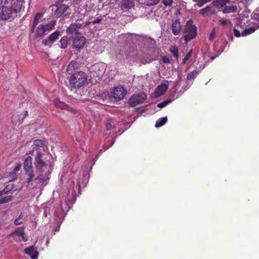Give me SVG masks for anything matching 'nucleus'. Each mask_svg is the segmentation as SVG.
I'll return each mask as SVG.
<instances>
[{
  "label": "nucleus",
  "mask_w": 259,
  "mask_h": 259,
  "mask_svg": "<svg viewBox=\"0 0 259 259\" xmlns=\"http://www.w3.org/2000/svg\"><path fill=\"white\" fill-rule=\"evenodd\" d=\"M88 81V76L83 71H77L71 75L69 79L70 85L72 88L80 89L83 87Z\"/></svg>",
  "instance_id": "nucleus-1"
},
{
  "label": "nucleus",
  "mask_w": 259,
  "mask_h": 259,
  "mask_svg": "<svg viewBox=\"0 0 259 259\" xmlns=\"http://www.w3.org/2000/svg\"><path fill=\"white\" fill-rule=\"evenodd\" d=\"M55 24V21H51L46 24H41L34 29L33 32L34 33L36 37H41L51 31Z\"/></svg>",
  "instance_id": "nucleus-2"
},
{
  "label": "nucleus",
  "mask_w": 259,
  "mask_h": 259,
  "mask_svg": "<svg viewBox=\"0 0 259 259\" xmlns=\"http://www.w3.org/2000/svg\"><path fill=\"white\" fill-rule=\"evenodd\" d=\"M183 33L184 40L186 43L196 36L197 28L196 26L193 24L192 20H189L186 22Z\"/></svg>",
  "instance_id": "nucleus-3"
},
{
  "label": "nucleus",
  "mask_w": 259,
  "mask_h": 259,
  "mask_svg": "<svg viewBox=\"0 0 259 259\" xmlns=\"http://www.w3.org/2000/svg\"><path fill=\"white\" fill-rule=\"evenodd\" d=\"M32 158L31 156H27L23 162V168L26 175L28 177L27 182L29 184L34 176L32 166Z\"/></svg>",
  "instance_id": "nucleus-4"
},
{
  "label": "nucleus",
  "mask_w": 259,
  "mask_h": 259,
  "mask_svg": "<svg viewBox=\"0 0 259 259\" xmlns=\"http://www.w3.org/2000/svg\"><path fill=\"white\" fill-rule=\"evenodd\" d=\"M145 93L133 95L129 99L128 104L131 107H135L138 105L143 103L147 98Z\"/></svg>",
  "instance_id": "nucleus-5"
},
{
  "label": "nucleus",
  "mask_w": 259,
  "mask_h": 259,
  "mask_svg": "<svg viewBox=\"0 0 259 259\" xmlns=\"http://www.w3.org/2000/svg\"><path fill=\"white\" fill-rule=\"evenodd\" d=\"M44 153L40 149L38 150L34 157V165L36 170L41 171L43 167L47 165L46 163L43 160L42 157Z\"/></svg>",
  "instance_id": "nucleus-6"
},
{
  "label": "nucleus",
  "mask_w": 259,
  "mask_h": 259,
  "mask_svg": "<svg viewBox=\"0 0 259 259\" xmlns=\"http://www.w3.org/2000/svg\"><path fill=\"white\" fill-rule=\"evenodd\" d=\"M252 19L253 20L252 23L255 24V26L244 30L242 32L241 34L242 36H246L254 32L255 30L259 28V14H254Z\"/></svg>",
  "instance_id": "nucleus-7"
},
{
  "label": "nucleus",
  "mask_w": 259,
  "mask_h": 259,
  "mask_svg": "<svg viewBox=\"0 0 259 259\" xmlns=\"http://www.w3.org/2000/svg\"><path fill=\"white\" fill-rule=\"evenodd\" d=\"M86 44V38L81 34L75 35L73 40V47L79 50L83 48Z\"/></svg>",
  "instance_id": "nucleus-8"
},
{
  "label": "nucleus",
  "mask_w": 259,
  "mask_h": 259,
  "mask_svg": "<svg viewBox=\"0 0 259 259\" xmlns=\"http://www.w3.org/2000/svg\"><path fill=\"white\" fill-rule=\"evenodd\" d=\"M126 94V90L122 87H115L113 89L112 96L116 101L123 99Z\"/></svg>",
  "instance_id": "nucleus-9"
},
{
  "label": "nucleus",
  "mask_w": 259,
  "mask_h": 259,
  "mask_svg": "<svg viewBox=\"0 0 259 259\" xmlns=\"http://www.w3.org/2000/svg\"><path fill=\"white\" fill-rule=\"evenodd\" d=\"M60 35V31H56L50 35L48 38L42 41L44 46L51 47L52 44L56 40Z\"/></svg>",
  "instance_id": "nucleus-10"
},
{
  "label": "nucleus",
  "mask_w": 259,
  "mask_h": 259,
  "mask_svg": "<svg viewBox=\"0 0 259 259\" xmlns=\"http://www.w3.org/2000/svg\"><path fill=\"white\" fill-rule=\"evenodd\" d=\"M182 30V25L179 19L172 20L171 31L174 35H178Z\"/></svg>",
  "instance_id": "nucleus-11"
},
{
  "label": "nucleus",
  "mask_w": 259,
  "mask_h": 259,
  "mask_svg": "<svg viewBox=\"0 0 259 259\" xmlns=\"http://www.w3.org/2000/svg\"><path fill=\"white\" fill-rule=\"evenodd\" d=\"M12 17V11L11 9L6 7H3L0 13V18L2 20H7Z\"/></svg>",
  "instance_id": "nucleus-12"
},
{
  "label": "nucleus",
  "mask_w": 259,
  "mask_h": 259,
  "mask_svg": "<svg viewBox=\"0 0 259 259\" xmlns=\"http://www.w3.org/2000/svg\"><path fill=\"white\" fill-rule=\"evenodd\" d=\"M56 10L55 11V15L56 17H61L68 9V6L63 4H59L56 6Z\"/></svg>",
  "instance_id": "nucleus-13"
},
{
  "label": "nucleus",
  "mask_w": 259,
  "mask_h": 259,
  "mask_svg": "<svg viewBox=\"0 0 259 259\" xmlns=\"http://www.w3.org/2000/svg\"><path fill=\"white\" fill-rule=\"evenodd\" d=\"M79 64L75 61H71L68 65L66 71L68 74L72 75L77 72V70L79 68Z\"/></svg>",
  "instance_id": "nucleus-14"
},
{
  "label": "nucleus",
  "mask_w": 259,
  "mask_h": 259,
  "mask_svg": "<svg viewBox=\"0 0 259 259\" xmlns=\"http://www.w3.org/2000/svg\"><path fill=\"white\" fill-rule=\"evenodd\" d=\"M167 89V87L165 83H162L158 86L154 92L155 97L156 98L159 97L163 95Z\"/></svg>",
  "instance_id": "nucleus-15"
},
{
  "label": "nucleus",
  "mask_w": 259,
  "mask_h": 259,
  "mask_svg": "<svg viewBox=\"0 0 259 259\" xmlns=\"http://www.w3.org/2000/svg\"><path fill=\"white\" fill-rule=\"evenodd\" d=\"M215 11L210 6H206L205 8L200 9L199 14L203 16H209L215 13Z\"/></svg>",
  "instance_id": "nucleus-16"
},
{
  "label": "nucleus",
  "mask_w": 259,
  "mask_h": 259,
  "mask_svg": "<svg viewBox=\"0 0 259 259\" xmlns=\"http://www.w3.org/2000/svg\"><path fill=\"white\" fill-rule=\"evenodd\" d=\"M24 251L26 254L30 256L31 259H37L38 255V252L35 250L32 246L25 249Z\"/></svg>",
  "instance_id": "nucleus-17"
},
{
  "label": "nucleus",
  "mask_w": 259,
  "mask_h": 259,
  "mask_svg": "<svg viewBox=\"0 0 259 259\" xmlns=\"http://www.w3.org/2000/svg\"><path fill=\"white\" fill-rule=\"evenodd\" d=\"M54 104L55 106L61 108V109H66L67 110H70L72 112H74V109L72 108H70L68 105H67L65 103L63 102L60 101L58 99L54 100Z\"/></svg>",
  "instance_id": "nucleus-18"
},
{
  "label": "nucleus",
  "mask_w": 259,
  "mask_h": 259,
  "mask_svg": "<svg viewBox=\"0 0 259 259\" xmlns=\"http://www.w3.org/2000/svg\"><path fill=\"white\" fill-rule=\"evenodd\" d=\"M43 16V14L41 13H37L34 16V18L33 19V24L31 27V31H34V29L35 28V27L38 25V23L40 21V20L41 19V18Z\"/></svg>",
  "instance_id": "nucleus-19"
},
{
  "label": "nucleus",
  "mask_w": 259,
  "mask_h": 259,
  "mask_svg": "<svg viewBox=\"0 0 259 259\" xmlns=\"http://www.w3.org/2000/svg\"><path fill=\"white\" fill-rule=\"evenodd\" d=\"M66 32L68 34L73 35V34L76 35L77 34H80L78 32L77 26L76 24L72 23L69 27L66 29Z\"/></svg>",
  "instance_id": "nucleus-20"
},
{
  "label": "nucleus",
  "mask_w": 259,
  "mask_h": 259,
  "mask_svg": "<svg viewBox=\"0 0 259 259\" xmlns=\"http://www.w3.org/2000/svg\"><path fill=\"white\" fill-rule=\"evenodd\" d=\"M121 5L123 9H131L135 6L134 0H123Z\"/></svg>",
  "instance_id": "nucleus-21"
},
{
  "label": "nucleus",
  "mask_w": 259,
  "mask_h": 259,
  "mask_svg": "<svg viewBox=\"0 0 259 259\" xmlns=\"http://www.w3.org/2000/svg\"><path fill=\"white\" fill-rule=\"evenodd\" d=\"M17 236L21 237L23 242H26L28 240V237L25 235L24 227L17 228Z\"/></svg>",
  "instance_id": "nucleus-22"
},
{
  "label": "nucleus",
  "mask_w": 259,
  "mask_h": 259,
  "mask_svg": "<svg viewBox=\"0 0 259 259\" xmlns=\"http://www.w3.org/2000/svg\"><path fill=\"white\" fill-rule=\"evenodd\" d=\"M237 10V8L236 6H226L223 10V13L224 14L236 12Z\"/></svg>",
  "instance_id": "nucleus-23"
},
{
  "label": "nucleus",
  "mask_w": 259,
  "mask_h": 259,
  "mask_svg": "<svg viewBox=\"0 0 259 259\" xmlns=\"http://www.w3.org/2000/svg\"><path fill=\"white\" fill-rule=\"evenodd\" d=\"M68 44V38L67 36H63L60 40L58 44L59 46L62 49H65L67 48Z\"/></svg>",
  "instance_id": "nucleus-24"
},
{
  "label": "nucleus",
  "mask_w": 259,
  "mask_h": 259,
  "mask_svg": "<svg viewBox=\"0 0 259 259\" xmlns=\"http://www.w3.org/2000/svg\"><path fill=\"white\" fill-rule=\"evenodd\" d=\"M169 51L174 57L176 58L177 61H178L179 57L178 48L176 46H171L169 49Z\"/></svg>",
  "instance_id": "nucleus-25"
},
{
  "label": "nucleus",
  "mask_w": 259,
  "mask_h": 259,
  "mask_svg": "<svg viewBox=\"0 0 259 259\" xmlns=\"http://www.w3.org/2000/svg\"><path fill=\"white\" fill-rule=\"evenodd\" d=\"M115 120L113 118H109L107 120L106 127L107 130H110L112 127H114L115 126Z\"/></svg>",
  "instance_id": "nucleus-26"
},
{
  "label": "nucleus",
  "mask_w": 259,
  "mask_h": 259,
  "mask_svg": "<svg viewBox=\"0 0 259 259\" xmlns=\"http://www.w3.org/2000/svg\"><path fill=\"white\" fill-rule=\"evenodd\" d=\"M167 119L166 117L161 118L157 120L155 123V127H159L163 125L167 122Z\"/></svg>",
  "instance_id": "nucleus-27"
},
{
  "label": "nucleus",
  "mask_w": 259,
  "mask_h": 259,
  "mask_svg": "<svg viewBox=\"0 0 259 259\" xmlns=\"http://www.w3.org/2000/svg\"><path fill=\"white\" fill-rule=\"evenodd\" d=\"M198 71L196 70L193 71L189 72L187 76L188 80L194 79L196 76L198 74Z\"/></svg>",
  "instance_id": "nucleus-28"
},
{
  "label": "nucleus",
  "mask_w": 259,
  "mask_h": 259,
  "mask_svg": "<svg viewBox=\"0 0 259 259\" xmlns=\"http://www.w3.org/2000/svg\"><path fill=\"white\" fill-rule=\"evenodd\" d=\"M28 115V112L27 110L23 111V113L19 115L18 122L21 124L23 122L24 119Z\"/></svg>",
  "instance_id": "nucleus-29"
},
{
  "label": "nucleus",
  "mask_w": 259,
  "mask_h": 259,
  "mask_svg": "<svg viewBox=\"0 0 259 259\" xmlns=\"http://www.w3.org/2000/svg\"><path fill=\"white\" fill-rule=\"evenodd\" d=\"M45 143V141L42 140L37 139V140H34V141H33L34 145L37 146V147H42L44 146Z\"/></svg>",
  "instance_id": "nucleus-30"
},
{
  "label": "nucleus",
  "mask_w": 259,
  "mask_h": 259,
  "mask_svg": "<svg viewBox=\"0 0 259 259\" xmlns=\"http://www.w3.org/2000/svg\"><path fill=\"white\" fill-rule=\"evenodd\" d=\"M45 177L43 175H40L35 178L34 181L37 184L42 183L44 182Z\"/></svg>",
  "instance_id": "nucleus-31"
},
{
  "label": "nucleus",
  "mask_w": 259,
  "mask_h": 259,
  "mask_svg": "<svg viewBox=\"0 0 259 259\" xmlns=\"http://www.w3.org/2000/svg\"><path fill=\"white\" fill-rule=\"evenodd\" d=\"M171 102V100H166L165 101H164L161 103H159L157 105V107L160 108H163L165 106H166L167 105H168L169 103Z\"/></svg>",
  "instance_id": "nucleus-32"
},
{
  "label": "nucleus",
  "mask_w": 259,
  "mask_h": 259,
  "mask_svg": "<svg viewBox=\"0 0 259 259\" xmlns=\"http://www.w3.org/2000/svg\"><path fill=\"white\" fill-rule=\"evenodd\" d=\"M211 0H194L197 3V5L199 7L203 6L205 4L209 2Z\"/></svg>",
  "instance_id": "nucleus-33"
},
{
  "label": "nucleus",
  "mask_w": 259,
  "mask_h": 259,
  "mask_svg": "<svg viewBox=\"0 0 259 259\" xmlns=\"http://www.w3.org/2000/svg\"><path fill=\"white\" fill-rule=\"evenodd\" d=\"M192 50H190L183 59V64H185L187 60L190 59L192 55Z\"/></svg>",
  "instance_id": "nucleus-34"
},
{
  "label": "nucleus",
  "mask_w": 259,
  "mask_h": 259,
  "mask_svg": "<svg viewBox=\"0 0 259 259\" xmlns=\"http://www.w3.org/2000/svg\"><path fill=\"white\" fill-rule=\"evenodd\" d=\"M12 199V197L10 196H7L3 198L0 199V204L7 203L10 201Z\"/></svg>",
  "instance_id": "nucleus-35"
},
{
  "label": "nucleus",
  "mask_w": 259,
  "mask_h": 259,
  "mask_svg": "<svg viewBox=\"0 0 259 259\" xmlns=\"http://www.w3.org/2000/svg\"><path fill=\"white\" fill-rule=\"evenodd\" d=\"M227 2H228L227 0H217L215 2V5L217 6L223 7V6H225L227 4Z\"/></svg>",
  "instance_id": "nucleus-36"
},
{
  "label": "nucleus",
  "mask_w": 259,
  "mask_h": 259,
  "mask_svg": "<svg viewBox=\"0 0 259 259\" xmlns=\"http://www.w3.org/2000/svg\"><path fill=\"white\" fill-rule=\"evenodd\" d=\"M163 5L166 7H171L174 2L173 0H161Z\"/></svg>",
  "instance_id": "nucleus-37"
},
{
  "label": "nucleus",
  "mask_w": 259,
  "mask_h": 259,
  "mask_svg": "<svg viewBox=\"0 0 259 259\" xmlns=\"http://www.w3.org/2000/svg\"><path fill=\"white\" fill-rule=\"evenodd\" d=\"M14 188V185L13 184H9L4 188V191H6L7 193L12 190Z\"/></svg>",
  "instance_id": "nucleus-38"
},
{
  "label": "nucleus",
  "mask_w": 259,
  "mask_h": 259,
  "mask_svg": "<svg viewBox=\"0 0 259 259\" xmlns=\"http://www.w3.org/2000/svg\"><path fill=\"white\" fill-rule=\"evenodd\" d=\"M216 36V32L214 29L212 30L209 36V40L212 41L214 40Z\"/></svg>",
  "instance_id": "nucleus-39"
},
{
  "label": "nucleus",
  "mask_w": 259,
  "mask_h": 259,
  "mask_svg": "<svg viewBox=\"0 0 259 259\" xmlns=\"http://www.w3.org/2000/svg\"><path fill=\"white\" fill-rule=\"evenodd\" d=\"M24 3V0H17V9H19V12L21 11L22 8V4Z\"/></svg>",
  "instance_id": "nucleus-40"
},
{
  "label": "nucleus",
  "mask_w": 259,
  "mask_h": 259,
  "mask_svg": "<svg viewBox=\"0 0 259 259\" xmlns=\"http://www.w3.org/2000/svg\"><path fill=\"white\" fill-rule=\"evenodd\" d=\"M162 61L163 63H170V59L166 56H163L162 57Z\"/></svg>",
  "instance_id": "nucleus-41"
},
{
  "label": "nucleus",
  "mask_w": 259,
  "mask_h": 259,
  "mask_svg": "<svg viewBox=\"0 0 259 259\" xmlns=\"http://www.w3.org/2000/svg\"><path fill=\"white\" fill-rule=\"evenodd\" d=\"M233 31H234V35L236 36V37H239L240 36V31L239 30H238L236 28H234L233 29Z\"/></svg>",
  "instance_id": "nucleus-42"
},
{
  "label": "nucleus",
  "mask_w": 259,
  "mask_h": 259,
  "mask_svg": "<svg viewBox=\"0 0 259 259\" xmlns=\"http://www.w3.org/2000/svg\"><path fill=\"white\" fill-rule=\"evenodd\" d=\"M228 21L226 19H222L220 20V23L221 24V25H224V26H225V25H227V23H228Z\"/></svg>",
  "instance_id": "nucleus-43"
},
{
  "label": "nucleus",
  "mask_w": 259,
  "mask_h": 259,
  "mask_svg": "<svg viewBox=\"0 0 259 259\" xmlns=\"http://www.w3.org/2000/svg\"><path fill=\"white\" fill-rule=\"evenodd\" d=\"M102 19L100 18H97V19L92 21V23L93 24L99 23L101 21Z\"/></svg>",
  "instance_id": "nucleus-44"
},
{
  "label": "nucleus",
  "mask_w": 259,
  "mask_h": 259,
  "mask_svg": "<svg viewBox=\"0 0 259 259\" xmlns=\"http://www.w3.org/2000/svg\"><path fill=\"white\" fill-rule=\"evenodd\" d=\"M74 24H76V25L77 26V29L78 28H81L82 24L80 23H73Z\"/></svg>",
  "instance_id": "nucleus-45"
},
{
  "label": "nucleus",
  "mask_w": 259,
  "mask_h": 259,
  "mask_svg": "<svg viewBox=\"0 0 259 259\" xmlns=\"http://www.w3.org/2000/svg\"><path fill=\"white\" fill-rule=\"evenodd\" d=\"M6 193H7L6 192V191H4V189L2 191H0V196L3 195V194H6Z\"/></svg>",
  "instance_id": "nucleus-46"
},
{
  "label": "nucleus",
  "mask_w": 259,
  "mask_h": 259,
  "mask_svg": "<svg viewBox=\"0 0 259 259\" xmlns=\"http://www.w3.org/2000/svg\"><path fill=\"white\" fill-rule=\"evenodd\" d=\"M159 2H160V0H154L153 4L156 5V4H158Z\"/></svg>",
  "instance_id": "nucleus-47"
},
{
  "label": "nucleus",
  "mask_w": 259,
  "mask_h": 259,
  "mask_svg": "<svg viewBox=\"0 0 259 259\" xmlns=\"http://www.w3.org/2000/svg\"><path fill=\"white\" fill-rule=\"evenodd\" d=\"M7 0H0V6L3 4L4 2H6Z\"/></svg>",
  "instance_id": "nucleus-48"
},
{
  "label": "nucleus",
  "mask_w": 259,
  "mask_h": 259,
  "mask_svg": "<svg viewBox=\"0 0 259 259\" xmlns=\"http://www.w3.org/2000/svg\"><path fill=\"white\" fill-rule=\"evenodd\" d=\"M20 167H21V165L20 164H17V171L20 170Z\"/></svg>",
  "instance_id": "nucleus-49"
},
{
  "label": "nucleus",
  "mask_w": 259,
  "mask_h": 259,
  "mask_svg": "<svg viewBox=\"0 0 259 259\" xmlns=\"http://www.w3.org/2000/svg\"><path fill=\"white\" fill-rule=\"evenodd\" d=\"M91 23H92V22H90V21L87 22L85 23V25L86 26H89Z\"/></svg>",
  "instance_id": "nucleus-50"
},
{
  "label": "nucleus",
  "mask_w": 259,
  "mask_h": 259,
  "mask_svg": "<svg viewBox=\"0 0 259 259\" xmlns=\"http://www.w3.org/2000/svg\"><path fill=\"white\" fill-rule=\"evenodd\" d=\"M16 233V231H14L12 233L9 235V236H12Z\"/></svg>",
  "instance_id": "nucleus-51"
},
{
  "label": "nucleus",
  "mask_w": 259,
  "mask_h": 259,
  "mask_svg": "<svg viewBox=\"0 0 259 259\" xmlns=\"http://www.w3.org/2000/svg\"><path fill=\"white\" fill-rule=\"evenodd\" d=\"M21 216H19V217L17 218V225L20 224V223H19V222H18V220H19V219H21Z\"/></svg>",
  "instance_id": "nucleus-52"
},
{
  "label": "nucleus",
  "mask_w": 259,
  "mask_h": 259,
  "mask_svg": "<svg viewBox=\"0 0 259 259\" xmlns=\"http://www.w3.org/2000/svg\"><path fill=\"white\" fill-rule=\"evenodd\" d=\"M215 58V57H214V56H212V57H211L210 58V59H211V60H213Z\"/></svg>",
  "instance_id": "nucleus-53"
},
{
  "label": "nucleus",
  "mask_w": 259,
  "mask_h": 259,
  "mask_svg": "<svg viewBox=\"0 0 259 259\" xmlns=\"http://www.w3.org/2000/svg\"><path fill=\"white\" fill-rule=\"evenodd\" d=\"M14 223L15 225H16V219H15L14 221Z\"/></svg>",
  "instance_id": "nucleus-54"
},
{
  "label": "nucleus",
  "mask_w": 259,
  "mask_h": 259,
  "mask_svg": "<svg viewBox=\"0 0 259 259\" xmlns=\"http://www.w3.org/2000/svg\"><path fill=\"white\" fill-rule=\"evenodd\" d=\"M13 170L14 171H16V166L14 168H13Z\"/></svg>",
  "instance_id": "nucleus-55"
}]
</instances>
